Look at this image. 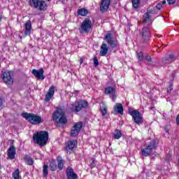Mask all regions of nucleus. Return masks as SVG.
<instances>
[{
    "mask_svg": "<svg viewBox=\"0 0 179 179\" xmlns=\"http://www.w3.org/2000/svg\"><path fill=\"white\" fill-rule=\"evenodd\" d=\"M151 110H153V107L151 108Z\"/></svg>",
    "mask_w": 179,
    "mask_h": 179,
    "instance_id": "50",
    "label": "nucleus"
},
{
    "mask_svg": "<svg viewBox=\"0 0 179 179\" xmlns=\"http://www.w3.org/2000/svg\"><path fill=\"white\" fill-rule=\"evenodd\" d=\"M32 75L35 76V78H37L38 80H44L45 77L44 76V69L41 68L39 70H37L36 69L32 70Z\"/></svg>",
    "mask_w": 179,
    "mask_h": 179,
    "instance_id": "13",
    "label": "nucleus"
},
{
    "mask_svg": "<svg viewBox=\"0 0 179 179\" xmlns=\"http://www.w3.org/2000/svg\"><path fill=\"white\" fill-rule=\"evenodd\" d=\"M67 179H78V174L75 173L73 169L69 166L66 171Z\"/></svg>",
    "mask_w": 179,
    "mask_h": 179,
    "instance_id": "18",
    "label": "nucleus"
},
{
    "mask_svg": "<svg viewBox=\"0 0 179 179\" xmlns=\"http://www.w3.org/2000/svg\"><path fill=\"white\" fill-rule=\"evenodd\" d=\"M29 5L31 8H35V9H37L41 12L47 10L48 6L47 3L43 0H29Z\"/></svg>",
    "mask_w": 179,
    "mask_h": 179,
    "instance_id": "3",
    "label": "nucleus"
},
{
    "mask_svg": "<svg viewBox=\"0 0 179 179\" xmlns=\"http://www.w3.org/2000/svg\"><path fill=\"white\" fill-rule=\"evenodd\" d=\"M33 141L38 146H45L48 141V135H34Z\"/></svg>",
    "mask_w": 179,
    "mask_h": 179,
    "instance_id": "8",
    "label": "nucleus"
},
{
    "mask_svg": "<svg viewBox=\"0 0 179 179\" xmlns=\"http://www.w3.org/2000/svg\"><path fill=\"white\" fill-rule=\"evenodd\" d=\"M113 135H122V133L121 132V131L116 129L113 134Z\"/></svg>",
    "mask_w": 179,
    "mask_h": 179,
    "instance_id": "39",
    "label": "nucleus"
},
{
    "mask_svg": "<svg viewBox=\"0 0 179 179\" xmlns=\"http://www.w3.org/2000/svg\"><path fill=\"white\" fill-rule=\"evenodd\" d=\"M57 167L59 170H62L64 169V160L60 159L57 161Z\"/></svg>",
    "mask_w": 179,
    "mask_h": 179,
    "instance_id": "32",
    "label": "nucleus"
},
{
    "mask_svg": "<svg viewBox=\"0 0 179 179\" xmlns=\"http://www.w3.org/2000/svg\"><path fill=\"white\" fill-rule=\"evenodd\" d=\"M145 59L146 61H148V62H152V57L150 56H146L145 57Z\"/></svg>",
    "mask_w": 179,
    "mask_h": 179,
    "instance_id": "43",
    "label": "nucleus"
},
{
    "mask_svg": "<svg viewBox=\"0 0 179 179\" xmlns=\"http://www.w3.org/2000/svg\"><path fill=\"white\" fill-rule=\"evenodd\" d=\"M14 179H20V171L17 169L12 174Z\"/></svg>",
    "mask_w": 179,
    "mask_h": 179,
    "instance_id": "29",
    "label": "nucleus"
},
{
    "mask_svg": "<svg viewBox=\"0 0 179 179\" xmlns=\"http://www.w3.org/2000/svg\"><path fill=\"white\" fill-rule=\"evenodd\" d=\"M78 146V141L76 140H69L66 143V147L64 150L67 153H72V151Z\"/></svg>",
    "mask_w": 179,
    "mask_h": 179,
    "instance_id": "10",
    "label": "nucleus"
},
{
    "mask_svg": "<svg viewBox=\"0 0 179 179\" xmlns=\"http://www.w3.org/2000/svg\"><path fill=\"white\" fill-rule=\"evenodd\" d=\"M88 106H89V103H87V101H86L82 100L77 102V104L76 105V113H79V111H80L82 108H86V107H87Z\"/></svg>",
    "mask_w": 179,
    "mask_h": 179,
    "instance_id": "19",
    "label": "nucleus"
},
{
    "mask_svg": "<svg viewBox=\"0 0 179 179\" xmlns=\"http://www.w3.org/2000/svg\"><path fill=\"white\" fill-rule=\"evenodd\" d=\"M108 52V46L107 44L103 43L101 46L100 55L101 57H106Z\"/></svg>",
    "mask_w": 179,
    "mask_h": 179,
    "instance_id": "23",
    "label": "nucleus"
},
{
    "mask_svg": "<svg viewBox=\"0 0 179 179\" xmlns=\"http://www.w3.org/2000/svg\"><path fill=\"white\" fill-rule=\"evenodd\" d=\"M159 145V140H152L150 141H148L145 143V146L150 148L152 152L154 150H156V148Z\"/></svg>",
    "mask_w": 179,
    "mask_h": 179,
    "instance_id": "17",
    "label": "nucleus"
},
{
    "mask_svg": "<svg viewBox=\"0 0 179 179\" xmlns=\"http://www.w3.org/2000/svg\"><path fill=\"white\" fill-rule=\"evenodd\" d=\"M167 2L169 5H174V3H176V0H168Z\"/></svg>",
    "mask_w": 179,
    "mask_h": 179,
    "instance_id": "41",
    "label": "nucleus"
},
{
    "mask_svg": "<svg viewBox=\"0 0 179 179\" xmlns=\"http://www.w3.org/2000/svg\"><path fill=\"white\" fill-rule=\"evenodd\" d=\"M140 43L141 44H146L150 40V29L149 27H144L140 31Z\"/></svg>",
    "mask_w": 179,
    "mask_h": 179,
    "instance_id": "4",
    "label": "nucleus"
},
{
    "mask_svg": "<svg viewBox=\"0 0 179 179\" xmlns=\"http://www.w3.org/2000/svg\"><path fill=\"white\" fill-rule=\"evenodd\" d=\"M69 108L71 111H73V113H77L76 112V105L71 104L69 106Z\"/></svg>",
    "mask_w": 179,
    "mask_h": 179,
    "instance_id": "34",
    "label": "nucleus"
},
{
    "mask_svg": "<svg viewBox=\"0 0 179 179\" xmlns=\"http://www.w3.org/2000/svg\"><path fill=\"white\" fill-rule=\"evenodd\" d=\"M83 64V58L80 57V64L82 65Z\"/></svg>",
    "mask_w": 179,
    "mask_h": 179,
    "instance_id": "47",
    "label": "nucleus"
},
{
    "mask_svg": "<svg viewBox=\"0 0 179 179\" xmlns=\"http://www.w3.org/2000/svg\"><path fill=\"white\" fill-rule=\"evenodd\" d=\"M83 127V123L82 122H78L74 124L71 129V135H79V132H80V129Z\"/></svg>",
    "mask_w": 179,
    "mask_h": 179,
    "instance_id": "15",
    "label": "nucleus"
},
{
    "mask_svg": "<svg viewBox=\"0 0 179 179\" xmlns=\"http://www.w3.org/2000/svg\"><path fill=\"white\" fill-rule=\"evenodd\" d=\"M0 169H1V166H0Z\"/></svg>",
    "mask_w": 179,
    "mask_h": 179,
    "instance_id": "52",
    "label": "nucleus"
},
{
    "mask_svg": "<svg viewBox=\"0 0 179 179\" xmlns=\"http://www.w3.org/2000/svg\"><path fill=\"white\" fill-rule=\"evenodd\" d=\"M105 93L106 94H110V99L113 100V101H115V99H117L115 88L113 87H108L105 89Z\"/></svg>",
    "mask_w": 179,
    "mask_h": 179,
    "instance_id": "14",
    "label": "nucleus"
},
{
    "mask_svg": "<svg viewBox=\"0 0 179 179\" xmlns=\"http://www.w3.org/2000/svg\"><path fill=\"white\" fill-rule=\"evenodd\" d=\"M92 30V20L90 18H85L79 29L80 34H87Z\"/></svg>",
    "mask_w": 179,
    "mask_h": 179,
    "instance_id": "5",
    "label": "nucleus"
},
{
    "mask_svg": "<svg viewBox=\"0 0 179 179\" xmlns=\"http://www.w3.org/2000/svg\"><path fill=\"white\" fill-rule=\"evenodd\" d=\"M129 114L131 115L135 124L137 125L143 124V116L138 110H129Z\"/></svg>",
    "mask_w": 179,
    "mask_h": 179,
    "instance_id": "6",
    "label": "nucleus"
},
{
    "mask_svg": "<svg viewBox=\"0 0 179 179\" xmlns=\"http://www.w3.org/2000/svg\"><path fill=\"white\" fill-rule=\"evenodd\" d=\"M25 36H30L31 34V21L27 20L25 23Z\"/></svg>",
    "mask_w": 179,
    "mask_h": 179,
    "instance_id": "22",
    "label": "nucleus"
},
{
    "mask_svg": "<svg viewBox=\"0 0 179 179\" xmlns=\"http://www.w3.org/2000/svg\"><path fill=\"white\" fill-rule=\"evenodd\" d=\"M162 3H158V4H157V6H155V8H157V9H158V10H160L161 9H162Z\"/></svg>",
    "mask_w": 179,
    "mask_h": 179,
    "instance_id": "42",
    "label": "nucleus"
},
{
    "mask_svg": "<svg viewBox=\"0 0 179 179\" xmlns=\"http://www.w3.org/2000/svg\"><path fill=\"white\" fill-rule=\"evenodd\" d=\"M90 167H91V169H94V167H96V163H94V159H93L92 162L90 164Z\"/></svg>",
    "mask_w": 179,
    "mask_h": 179,
    "instance_id": "40",
    "label": "nucleus"
},
{
    "mask_svg": "<svg viewBox=\"0 0 179 179\" xmlns=\"http://www.w3.org/2000/svg\"><path fill=\"white\" fill-rule=\"evenodd\" d=\"M164 129H165V132H166V134H170V132H169L170 130L168 129L167 127H165Z\"/></svg>",
    "mask_w": 179,
    "mask_h": 179,
    "instance_id": "45",
    "label": "nucleus"
},
{
    "mask_svg": "<svg viewBox=\"0 0 179 179\" xmlns=\"http://www.w3.org/2000/svg\"><path fill=\"white\" fill-rule=\"evenodd\" d=\"M34 135H48V131H40L36 133H34Z\"/></svg>",
    "mask_w": 179,
    "mask_h": 179,
    "instance_id": "36",
    "label": "nucleus"
},
{
    "mask_svg": "<svg viewBox=\"0 0 179 179\" xmlns=\"http://www.w3.org/2000/svg\"><path fill=\"white\" fill-rule=\"evenodd\" d=\"M113 138L114 139H120V138H121V135H114Z\"/></svg>",
    "mask_w": 179,
    "mask_h": 179,
    "instance_id": "44",
    "label": "nucleus"
},
{
    "mask_svg": "<svg viewBox=\"0 0 179 179\" xmlns=\"http://www.w3.org/2000/svg\"><path fill=\"white\" fill-rule=\"evenodd\" d=\"M50 169L52 171H55V170H57V163H55V161H52L50 163Z\"/></svg>",
    "mask_w": 179,
    "mask_h": 179,
    "instance_id": "31",
    "label": "nucleus"
},
{
    "mask_svg": "<svg viewBox=\"0 0 179 179\" xmlns=\"http://www.w3.org/2000/svg\"><path fill=\"white\" fill-rule=\"evenodd\" d=\"M115 114H120V115H124V106L122 103H117L114 106Z\"/></svg>",
    "mask_w": 179,
    "mask_h": 179,
    "instance_id": "21",
    "label": "nucleus"
},
{
    "mask_svg": "<svg viewBox=\"0 0 179 179\" xmlns=\"http://www.w3.org/2000/svg\"><path fill=\"white\" fill-rule=\"evenodd\" d=\"M52 120L53 121H55L57 124H66L68 120L65 115V110L62 108H58L52 114Z\"/></svg>",
    "mask_w": 179,
    "mask_h": 179,
    "instance_id": "1",
    "label": "nucleus"
},
{
    "mask_svg": "<svg viewBox=\"0 0 179 179\" xmlns=\"http://www.w3.org/2000/svg\"><path fill=\"white\" fill-rule=\"evenodd\" d=\"M2 20V16H0V22Z\"/></svg>",
    "mask_w": 179,
    "mask_h": 179,
    "instance_id": "49",
    "label": "nucleus"
},
{
    "mask_svg": "<svg viewBox=\"0 0 179 179\" xmlns=\"http://www.w3.org/2000/svg\"><path fill=\"white\" fill-rule=\"evenodd\" d=\"M150 13H152V11L149 10L144 15L143 19V22H144V23H152V19L150 18Z\"/></svg>",
    "mask_w": 179,
    "mask_h": 179,
    "instance_id": "25",
    "label": "nucleus"
},
{
    "mask_svg": "<svg viewBox=\"0 0 179 179\" xmlns=\"http://www.w3.org/2000/svg\"><path fill=\"white\" fill-rule=\"evenodd\" d=\"M43 177H47L48 176V166L44 164L43 166Z\"/></svg>",
    "mask_w": 179,
    "mask_h": 179,
    "instance_id": "30",
    "label": "nucleus"
},
{
    "mask_svg": "<svg viewBox=\"0 0 179 179\" xmlns=\"http://www.w3.org/2000/svg\"><path fill=\"white\" fill-rule=\"evenodd\" d=\"M101 113L102 114V115H106V114H107V107L106 106H103L101 108Z\"/></svg>",
    "mask_w": 179,
    "mask_h": 179,
    "instance_id": "35",
    "label": "nucleus"
},
{
    "mask_svg": "<svg viewBox=\"0 0 179 179\" xmlns=\"http://www.w3.org/2000/svg\"><path fill=\"white\" fill-rule=\"evenodd\" d=\"M3 102V101L2 98L0 96V107H2Z\"/></svg>",
    "mask_w": 179,
    "mask_h": 179,
    "instance_id": "46",
    "label": "nucleus"
},
{
    "mask_svg": "<svg viewBox=\"0 0 179 179\" xmlns=\"http://www.w3.org/2000/svg\"><path fill=\"white\" fill-rule=\"evenodd\" d=\"M103 40L106 41L107 44H108L110 48H117V47L120 45L118 44V41L114 39L113 37V34L111 33L106 34Z\"/></svg>",
    "mask_w": 179,
    "mask_h": 179,
    "instance_id": "9",
    "label": "nucleus"
},
{
    "mask_svg": "<svg viewBox=\"0 0 179 179\" xmlns=\"http://www.w3.org/2000/svg\"><path fill=\"white\" fill-rule=\"evenodd\" d=\"M7 155L10 160H13L15 159L16 156V148L15 145H11L8 150Z\"/></svg>",
    "mask_w": 179,
    "mask_h": 179,
    "instance_id": "20",
    "label": "nucleus"
},
{
    "mask_svg": "<svg viewBox=\"0 0 179 179\" xmlns=\"http://www.w3.org/2000/svg\"><path fill=\"white\" fill-rule=\"evenodd\" d=\"M50 1H51V0H48V2H50Z\"/></svg>",
    "mask_w": 179,
    "mask_h": 179,
    "instance_id": "51",
    "label": "nucleus"
},
{
    "mask_svg": "<svg viewBox=\"0 0 179 179\" xmlns=\"http://www.w3.org/2000/svg\"><path fill=\"white\" fill-rule=\"evenodd\" d=\"M151 155H153V151L151 150L148 147H145L144 148L141 149V155L144 156V157H148V156H150Z\"/></svg>",
    "mask_w": 179,
    "mask_h": 179,
    "instance_id": "24",
    "label": "nucleus"
},
{
    "mask_svg": "<svg viewBox=\"0 0 179 179\" xmlns=\"http://www.w3.org/2000/svg\"><path fill=\"white\" fill-rule=\"evenodd\" d=\"M136 57L138 61H143V59H145V58L143 57V53H142L141 52H137Z\"/></svg>",
    "mask_w": 179,
    "mask_h": 179,
    "instance_id": "33",
    "label": "nucleus"
},
{
    "mask_svg": "<svg viewBox=\"0 0 179 179\" xmlns=\"http://www.w3.org/2000/svg\"><path fill=\"white\" fill-rule=\"evenodd\" d=\"M55 93V87L54 85H52L47 94H45V101H47L48 103V101H50L52 97H54V94Z\"/></svg>",
    "mask_w": 179,
    "mask_h": 179,
    "instance_id": "16",
    "label": "nucleus"
},
{
    "mask_svg": "<svg viewBox=\"0 0 179 179\" xmlns=\"http://www.w3.org/2000/svg\"><path fill=\"white\" fill-rule=\"evenodd\" d=\"M176 59H177L176 55L173 54H169L167 56H165L162 58V65H169L170 64H173Z\"/></svg>",
    "mask_w": 179,
    "mask_h": 179,
    "instance_id": "11",
    "label": "nucleus"
},
{
    "mask_svg": "<svg viewBox=\"0 0 179 179\" xmlns=\"http://www.w3.org/2000/svg\"><path fill=\"white\" fill-rule=\"evenodd\" d=\"M78 13L80 16H86L89 13V11L86 8H80L78 10Z\"/></svg>",
    "mask_w": 179,
    "mask_h": 179,
    "instance_id": "27",
    "label": "nucleus"
},
{
    "mask_svg": "<svg viewBox=\"0 0 179 179\" xmlns=\"http://www.w3.org/2000/svg\"><path fill=\"white\" fill-rule=\"evenodd\" d=\"M171 90H173V85L171 84L167 89V93L170 94L171 92Z\"/></svg>",
    "mask_w": 179,
    "mask_h": 179,
    "instance_id": "38",
    "label": "nucleus"
},
{
    "mask_svg": "<svg viewBox=\"0 0 179 179\" xmlns=\"http://www.w3.org/2000/svg\"><path fill=\"white\" fill-rule=\"evenodd\" d=\"M131 3L134 9H138V8H139V5H141V0H131Z\"/></svg>",
    "mask_w": 179,
    "mask_h": 179,
    "instance_id": "28",
    "label": "nucleus"
},
{
    "mask_svg": "<svg viewBox=\"0 0 179 179\" xmlns=\"http://www.w3.org/2000/svg\"><path fill=\"white\" fill-rule=\"evenodd\" d=\"M110 4H111V0H101L99 10L102 13H106V12L108 10V8H110Z\"/></svg>",
    "mask_w": 179,
    "mask_h": 179,
    "instance_id": "12",
    "label": "nucleus"
},
{
    "mask_svg": "<svg viewBox=\"0 0 179 179\" xmlns=\"http://www.w3.org/2000/svg\"><path fill=\"white\" fill-rule=\"evenodd\" d=\"M99 65V59H97V57H94V66L97 67Z\"/></svg>",
    "mask_w": 179,
    "mask_h": 179,
    "instance_id": "37",
    "label": "nucleus"
},
{
    "mask_svg": "<svg viewBox=\"0 0 179 179\" xmlns=\"http://www.w3.org/2000/svg\"><path fill=\"white\" fill-rule=\"evenodd\" d=\"M162 5H166V1H162Z\"/></svg>",
    "mask_w": 179,
    "mask_h": 179,
    "instance_id": "48",
    "label": "nucleus"
},
{
    "mask_svg": "<svg viewBox=\"0 0 179 179\" xmlns=\"http://www.w3.org/2000/svg\"><path fill=\"white\" fill-rule=\"evenodd\" d=\"M24 160L28 166H33V164H34V160H33V158L29 155H25Z\"/></svg>",
    "mask_w": 179,
    "mask_h": 179,
    "instance_id": "26",
    "label": "nucleus"
},
{
    "mask_svg": "<svg viewBox=\"0 0 179 179\" xmlns=\"http://www.w3.org/2000/svg\"><path fill=\"white\" fill-rule=\"evenodd\" d=\"M23 118H25L27 121H29L31 124L36 125L37 124H41V117L34 115L33 113H24L22 114Z\"/></svg>",
    "mask_w": 179,
    "mask_h": 179,
    "instance_id": "2",
    "label": "nucleus"
},
{
    "mask_svg": "<svg viewBox=\"0 0 179 179\" xmlns=\"http://www.w3.org/2000/svg\"><path fill=\"white\" fill-rule=\"evenodd\" d=\"M13 72L12 71H1V78L3 81V83L7 85V86H12L13 85Z\"/></svg>",
    "mask_w": 179,
    "mask_h": 179,
    "instance_id": "7",
    "label": "nucleus"
}]
</instances>
